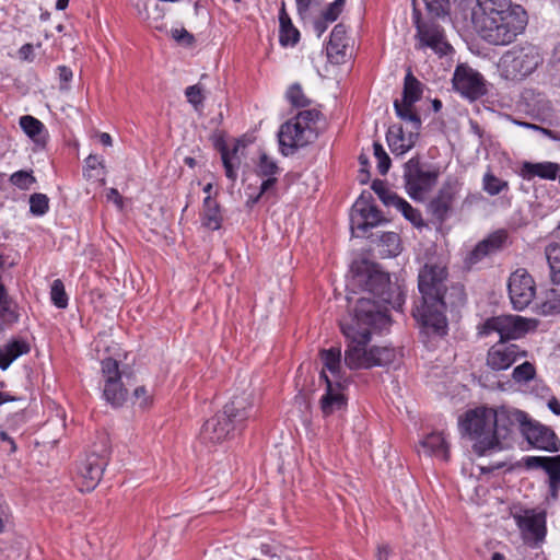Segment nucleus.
<instances>
[{
  "mask_svg": "<svg viewBox=\"0 0 560 560\" xmlns=\"http://www.w3.org/2000/svg\"><path fill=\"white\" fill-rule=\"evenodd\" d=\"M345 5V0H335L323 12V18L330 23L335 22L340 15Z\"/></svg>",
  "mask_w": 560,
  "mask_h": 560,
  "instance_id": "obj_51",
  "label": "nucleus"
},
{
  "mask_svg": "<svg viewBox=\"0 0 560 560\" xmlns=\"http://www.w3.org/2000/svg\"><path fill=\"white\" fill-rule=\"evenodd\" d=\"M320 360L323 361L324 371L326 373V370L331 373V376L334 381L340 380L342 381V377L340 376V369H341V350L338 347H331L329 349H322L319 351Z\"/></svg>",
  "mask_w": 560,
  "mask_h": 560,
  "instance_id": "obj_33",
  "label": "nucleus"
},
{
  "mask_svg": "<svg viewBox=\"0 0 560 560\" xmlns=\"http://www.w3.org/2000/svg\"><path fill=\"white\" fill-rule=\"evenodd\" d=\"M406 130L402 126H392L387 131V142L393 153L404 154L410 150L416 142L421 126L415 127L412 122H406Z\"/></svg>",
  "mask_w": 560,
  "mask_h": 560,
  "instance_id": "obj_22",
  "label": "nucleus"
},
{
  "mask_svg": "<svg viewBox=\"0 0 560 560\" xmlns=\"http://www.w3.org/2000/svg\"><path fill=\"white\" fill-rule=\"evenodd\" d=\"M287 98L295 107H305L311 104L310 98L304 94L299 83H293L287 91Z\"/></svg>",
  "mask_w": 560,
  "mask_h": 560,
  "instance_id": "obj_43",
  "label": "nucleus"
},
{
  "mask_svg": "<svg viewBox=\"0 0 560 560\" xmlns=\"http://www.w3.org/2000/svg\"><path fill=\"white\" fill-rule=\"evenodd\" d=\"M381 243L386 247V253L389 256H396L400 252V237L395 232H386L381 236Z\"/></svg>",
  "mask_w": 560,
  "mask_h": 560,
  "instance_id": "obj_47",
  "label": "nucleus"
},
{
  "mask_svg": "<svg viewBox=\"0 0 560 560\" xmlns=\"http://www.w3.org/2000/svg\"><path fill=\"white\" fill-rule=\"evenodd\" d=\"M259 170L261 175H275L278 172L277 163L266 153L259 156Z\"/></svg>",
  "mask_w": 560,
  "mask_h": 560,
  "instance_id": "obj_52",
  "label": "nucleus"
},
{
  "mask_svg": "<svg viewBox=\"0 0 560 560\" xmlns=\"http://www.w3.org/2000/svg\"><path fill=\"white\" fill-rule=\"evenodd\" d=\"M522 432L527 442L536 448L547 452H558L560 448V442L556 433L546 425L528 421Z\"/></svg>",
  "mask_w": 560,
  "mask_h": 560,
  "instance_id": "obj_21",
  "label": "nucleus"
},
{
  "mask_svg": "<svg viewBox=\"0 0 560 560\" xmlns=\"http://www.w3.org/2000/svg\"><path fill=\"white\" fill-rule=\"evenodd\" d=\"M280 35L279 40L282 46L295 45L300 39V32L293 26L290 16L284 8L281 9L279 14Z\"/></svg>",
  "mask_w": 560,
  "mask_h": 560,
  "instance_id": "obj_34",
  "label": "nucleus"
},
{
  "mask_svg": "<svg viewBox=\"0 0 560 560\" xmlns=\"http://www.w3.org/2000/svg\"><path fill=\"white\" fill-rule=\"evenodd\" d=\"M371 188L385 206L395 207L397 205L396 199H401L388 188V185L385 180L380 178L373 180Z\"/></svg>",
  "mask_w": 560,
  "mask_h": 560,
  "instance_id": "obj_38",
  "label": "nucleus"
},
{
  "mask_svg": "<svg viewBox=\"0 0 560 560\" xmlns=\"http://www.w3.org/2000/svg\"><path fill=\"white\" fill-rule=\"evenodd\" d=\"M422 92V83L411 72H408L405 77L402 98L394 102L396 115L405 122H412L415 127L421 126L415 104L421 98Z\"/></svg>",
  "mask_w": 560,
  "mask_h": 560,
  "instance_id": "obj_12",
  "label": "nucleus"
},
{
  "mask_svg": "<svg viewBox=\"0 0 560 560\" xmlns=\"http://www.w3.org/2000/svg\"><path fill=\"white\" fill-rule=\"evenodd\" d=\"M471 23L478 35L491 45H509L528 23L526 10L512 0H476Z\"/></svg>",
  "mask_w": 560,
  "mask_h": 560,
  "instance_id": "obj_3",
  "label": "nucleus"
},
{
  "mask_svg": "<svg viewBox=\"0 0 560 560\" xmlns=\"http://www.w3.org/2000/svg\"><path fill=\"white\" fill-rule=\"evenodd\" d=\"M492 415L495 417L497 451L502 448L501 441L505 440L517 425L523 429L528 422L524 412L504 407L497 410L492 408Z\"/></svg>",
  "mask_w": 560,
  "mask_h": 560,
  "instance_id": "obj_19",
  "label": "nucleus"
},
{
  "mask_svg": "<svg viewBox=\"0 0 560 560\" xmlns=\"http://www.w3.org/2000/svg\"><path fill=\"white\" fill-rule=\"evenodd\" d=\"M452 83L453 89L469 101H476L487 93L483 77L466 63L455 68Z\"/></svg>",
  "mask_w": 560,
  "mask_h": 560,
  "instance_id": "obj_14",
  "label": "nucleus"
},
{
  "mask_svg": "<svg viewBox=\"0 0 560 560\" xmlns=\"http://www.w3.org/2000/svg\"><path fill=\"white\" fill-rule=\"evenodd\" d=\"M417 37L421 47H430L434 52L443 56L451 49V45L445 40L442 28L436 24L420 23L417 20Z\"/></svg>",
  "mask_w": 560,
  "mask_h": 560,
  "instance_id": "obj_24",
  "label": "nucleus"
},
{
  "mask_svg": "<svg viewBox=\"0 0 560 560\" xmlns=\"http://www.w3.org/2000/svg\"><path fill=\"white\" fill-rule=\"evenodd\" d=\"M429 13L433 16H443L450 9L448 0H423Z\"/></svg>",
  "mask_w": 560,
  "mask_h": 560,
  "instance_id": "obj_50",
  "label": "nucleus"
},
{
  "mask_svg": "<svg viewBox=\"0 0 560 560\" xmlns=\"http://www.w3.org/2000/svg\"><path fill=\"white\" fill-rule=\"evenodd\" d=\"M318 118V110L306 109L281 126L279 143L284 155L293 153L294 149L304 147L316 138L315 124Z\"/></svg>",
  "mask_w": 560,
  "mask_h": 560,
  "instance_id": "obj_7",
  "label": "nucleus"
},
{
  "mask_svg": "<svg viewBox=\"0 0 560 560\" xmlns=\"http://www.w3.org/2000/svg\"><path fill=\"white\" fill-rule=\"evenodd\" d=\"M370 192H362L351 210V229L365 233L384 221L381 211L370 202Z\"/></svg>",
  "mask_w": 560,
  "mask_h": 560,
  "instance_id": "obj_16",
  "label": "nucleus"
},
{
  "mask_svg": "<svg viewBox=\"0 0 560 560\" xmlns=\"http://www.w3.org/2000/svg\"><path fill=\"white\" fill-rule=\"evenodd\" d=\"M534 320L520 315H499L487 318L478 326V335L487 337L495 332L498 341L510 342L524 338L535 326Z\"/></svg>",
  "mask_w": 560,
  "mask_h": 560,
  "instance_id": "obj_9",
  "label": "nucleus"
},
{
  "mask_svg": "<svg viewBox=\"0 0 560 560\" xmlns=\"http://www.w3.org/2000/svg\"><path fill=\"white\" fill-rule=\"evenodd\" d=\"M397 205L395 208L399 210L402 215L410 221L415 226L421 228L424 225L421 212L411 207L405 199H396Z\"/></svg>",
  "mask_w": 560,
  "mask_h": 560,
  "instance_id": "obj_39",
  "label": "nucleus"
},
{
  "mask_svg": "<svg viewBox=\"0 0 560 560\" xmlns=\"http://www.w3.org/2000/svg\"><path fill=\"white\" fill-rule=\"evenodd\" d=\"M447 261L443 257H430L419 268L418 291L412 316L425 329L435 335L447 332L446 311L466 304L467 294L464 284H448Z\"/></svg>",
  "mask_w": 560,
  "mask_h": 560,
  "instance_id": "obj_1",
  "label": "nucleus"
},
{
  "mask_svg": "<svg viewBox=\"0 0 560 560\" xmlns=\"http://www.w3.org/2000/svg\"><path fill=\"white\" fill-rule=\"evenodd\" d=\"M545 255L550 268V279L553 283H560V243H550L545 248Z\"/></svg>",
  "mask_w": 560,
  "mask_h": 560,
  "instance_id": "obj_36",
  "label": "nucleus"
},
{
  "mask_svg": "<svg viewBox=\"0 0 560 560\" xmlns=\"http://www.w3.org/2000/svg\"><path fill=\"white\" fill-rule=\"evenodd\" d=\"M462 432L472 442V450L478 456L497 451L495 417L492 408L478 407L465 412L459 420Z\"/></svg>",
  "mask_w": 560,
  "mask_h": 560,
  "instance_id": "obj_6",
  "label": "nucleus"
},
{
  "mask_svg": "<svg viewBox=\"0 0 560 560\" xmlns=\"http://www.w3.org/2000/svg\"><path fill=\"white\" fill-rule=\"evenodd\" d=\"M105 196L107 201L113 202L117 209L122 210L124 199L117 188L112 187L106 189Z\"/></svg>",
  "mask_w": 560,
  "mask_h": 560,
  "instance_id": "obj_56",
  "label": "nucleus"
},
{
  "mask_svg": "<svg viewBox=\"0 0 560 560\" xmlns=\"http://www.w3.org/2000/svg\"><path fill=\"white\" fill-rule=\"evenodd\" d=\"M31 351L30 343L24 339H12L3 348L0 347V369L5 371L11 363Z\"/></svg>",
  "mask_w": 560,
  "mask_h": 560,
  "instance_id": "obj_28",
  "label": "nucleus"
},
{
  "mask_svg": "<svg viewBox=\"0 0 560 560\" xmlns=\"http://www.w3.org/2000/svg\"><path fill=\"white\" fill-rule=\"evenodd\" d=\"M483 189L491 196L508 189V182L501 177H483Z\"/></svg>",
  "mask_w": 560,
  "mask_h": 560,
  "instance_id": "obj_49",
  "label": "nucleus"
},
{
  "mask_svg": "<svg viewBox=\"0 0 560 560\" xmlns=\"http://www.w3.org/2000/svg\"><path fill=\"white\" fill-rule=\"evenodd\" d=\"M524 462L527 468L545 469L549 480L560 479V455L553 457L527 456Z\"/></svg>",
  "mask_w": 560,
  "mask_h": 560,
  "instance_id": "obj_32",
  "label": "nucleus"
},
{
  "mask_svg": "<svg viewBox=\"0 0 560 560\" xmlns=\"http://www.w3.org/2000/svg\"><path fill=\"white\" fill-rule=\"evenodd\" d=\"M457 194V183L447 180L439 190L438 196L431 200L429 210L439 221H444L452 209Z\"/></svg>",
  "mask_w": 560,
  "mask_h": 560,
  "instance_id": "obj_25",
  "label": "nucleus"
},
{
  "mask_svg": "<svg viewBox=\"0 0 560 560\" xmlns=\"http://www.w3.org/2000/svg\"><path fill=\"white\" fill-rule=\"evenodd\" d=\"M536 376V369L533 363L525 361L514 368L512 377L516 383H527Z\"/></svg>",
  "mask_w": 560,
  "mask_h": 560,
  "instance_id": "obj_41",
  "label": "nucleus"
},
{
  "mask_svg": "<svg viewBox=\"0 0 560 560\" xmlns=\"http://www.w3.org/2000/svg\"><path fill=\"white\" fill-rule=\"evenodd\" d=\"M108 455L109 448L104 438L101 447L97 448V445H94V448L80 462L77 470V485L81 492H89L96 488L108 463Z\"/></svg>",
  "mask_w": 560,
  "mask_h": 560,
  "instance_id": "obj_10",
  "label": "nucleus"
},
{
  "mask_svg": "<svg viewBox=\"0 0 560 560\" xmlns=\"http://www.w3.org/2000/svg\"><path fill=\"white\" fill-rule=\"evenodd\" d=\"M19 55H20L21 59L30 60V61L33 60V45H31V44L23 45L19 50Z\"/></svg>",
  "mask_w": 560,
  "mask_h": 560,
  "instance_id": "obj_61",
  "label": "nucleus"
},
{
  "mask_svg": "<svg viewBox=\"0 0 560 560\" xmlns=\"http://www.w3.org/2000/svg\"><path fill=\"white\" fill-rule=\"evenodd\" d=\"M548 408L557 416H560V401L556 398V397H552L551 399H549L548 401Z\"/></svg>",
  "mask_w": 560,
  "mask_h": 560,
  "instance_id": "obj_64",
  "label": "nucleus"
},
{
  "mask_svg": "<svg viewBox=\"0 0 560 560\" xmlns=\"http://www.w3.org/2000/svg\"><path fill=\"white\" fill-rule=\"evenodd\" d=\"M49 209V199L44 194H33L30 197V211L34 215H44Z\"/></svg>",
  "mask_w": 560,
  "mask_h": 560,
  "instance_id": "obj_46",
  "label": "nucleus"
},
{
  "mask_svg": "<svg viewBox=\"0 0 560 560\" xmlns=\"http://www.w3.org/2000/svg\"><path fill=\"white\" fill-rule=\"evenodd\" d=\"M351 284L361 288L382 311L388 314V306L400 310L405 303V293L396 283H392L389 275L380 269V266L366 259L353 261L351 265Z\"/></svg>",
  "mask_w": 560,
  "mask_h": 560,
  "instance_id": "obj_4",
  "label": "nucleus"
},
{
  "mask_svg": "<svg viewBox=\"0 0 560 560\" xmlns=\"http://www.w3.org/2000/svg\"><path fill=\"white\" fill-rule=\"evenodd\" d=\"M277 183V177H268L260 185V191L256 197H250L253 203H256L261 196L268 195L275 187Z\"/></svg>",
  "mask_w": 560,
  "mask_h": 560,
  "instance_id": "obj_55",
  "label": "nucleus"
},
{
  "mask_svg": "<svg viewBox=\"0 0 560 560\" xmlns=\"http://www.w3.org/2000/svg\"><path fill=\"white\" fill-rule=\"evenodd\" d=\"M85 167L88 170H92V171L105 172V166L103 165V160L97 155H90L85 160Z\"/></svg>",
  "mask_w": 560,
  "mask_h": 560,
  "instance_id": "obj_57",
  "label": "nucleus"
},
{
  "mask_svg": "<svg viewBox=\"0 0 560 560\" xmlns=\"http://www.w3.org/2000/svg\"><path fill=\"white\" fill-rule=\"evenodd\" d=\"M253 397L243 393L234 396L221 412L208 419L199 433L200 441L206 445L221 444L235 436L246 424L253 413Z\"/></svg>",
  "mask_w": 560,
  "mask_h": 560,
  "instance_id": "obj_5",
  "label": "nucleus"
},
{
  "mask_svg": "<svg viewBox=\"0 0 560 560\" xmlns=\"http://www.w3.org/2000/svg\"><path fill=\"white\" fill-rule=\"evenodd\" d=\"M542 60V56L536 46H515L502 55L498 69L503 78L520 80L533 73Z\"/></svg>",
  "mask_w": 560,
  "mask_h": 560,
  "instance_id": "obj_8",
  "label": "nucleus"
},
{
  "mask_svg": "<svg viewBox=\"0 0 560 560\" xmlns=\"http://www.w3.org/2000/svg\"><path fill=\"white\" fill-rule=\"evenodd\" d=\"M548 71L552 83L560 88V42L552 49Z\"/></svg>",
  "mask_w": 560,
  "mask_h": 560,
  "instance_id": "obj_44",
  "label": "nucleus"
},
{
  "mask_svg": "<svg viewBox=\"0 0 560 560\" xmlns=\"http://www.w3.org/2000/svg\"><path fill=\"white\" fill-rule=\"evenodd\" d=\"M508 240V234L503 230L495 231L480 241L466 256L465 265L471 268L486 257L500 252Z\"/></svg>",
  "mask_w": 560,
  "mask_h": 560,
  "instance_id": "obj_20",
  "label": "nucleus"
},
{
  "mask_svg": "<svg viewBox=\"0 0 560 560\" xmlns=\"http://www.w3.org/2000/svg\"><path fill=\"white\" fill-rule=\"evenodd\" d=\"M50 299L58 308H66L68 306V294L60 279L54 280L50 289Z\"/></svg>",
  "mask_w": 560,
  "mask_h": 560,
  "instance_id": "obj_42",
  "label": "nucleus"
},
{
  "mask_svg": "<svg viewBox=\"0 0 560 560\" xmlns=\"http://www.w3.org/2000/svg\"><path fill=\"white\" fill-rule=\"evenodd\" d=\"M404 175H435L431 172H425L421 168L420 161L417 158L410 159L407 163H405V174Z\"/></svg>",
  "mask_w": 560,
  "mask_h": 560,
  "instance_id": "obj_53",
  "label": "nucleus"
},
{
  "mask_svg": "<svg viewBox=\"0 0 560 560\" xmlns=\"http://www.w3.org/2000/svg\"><path fill=\"white\" fill-rule=\"evenodd\" d=\"M185 96L196 110L203 106L205 94L200 84L190 85L185 90Z\"/></svg>",
  "mask_w": 560,
  "mask_h": 560,
  "instance_id": "obj_48",
  "label": "nucleus"
},
{
  "mask_svg": "<svg viewBox=\"0 0 560 560\" xmlns=\"http://www.w3.org/2000/svg\"><path fill=\"white\" fill-rule=\"evenodd\" d=\"M540 311L544 315L560 313V290L551 289L546 293V300L540 304Z\"/></svg>",
  "mask_w": 560,
  "mask_h": 560,
  "instance_id": "obj_40",
  "label": "nucleus"
},
{
  "mask_svg": "<svg viewBox=\"0 0 560 560\" xmlns=\"http://www.w3.org/2000/svg\"><path fill=\"white\" fill-rule=\"evenodd\" d=\"M248 141L245 138L233 139L229 142H218L221 160L225 168V175H233L238 170L243 158L246 154Z\"/></svg>",
  "mask_w": 560,
  "mask_h": 560,
  "instance_id": "obj_23",
  "label": "nucleus"
},
{
  "mask_svg": "<svg viewBox=\"0 0 560 560\" xmlns=\"http://www.w3.org/2000/svg\"><path fill=\"white\" fill-rule=\"evenodd\" d=\"M135 7L138 15L150 24L160 22L164 16V11L156 0H137Z\"/></svg>",
  "mask_w": 560,
  "mask_h": 560,
  "instance_id": "obj_35",
  "label": "nucleus"
},
{
  "mask_svg": "<svg viewBox=\"0 0 560 560\" xmlns=\"http://www.w3.org/2000/svg\"><path fill=\"white\" fill-rule=\"evenodd\" d=\"M0 440L9 444V447H10L9 453L10 454H13L16 452L18 446H16L14 440L5 431H0Z\"/></svg>",
  "mask_w": 560,
  "mask_h": 560,
  "instance_id": "obj_62",
  "label": "nucleus"
},
{
  "mask_svg": "<svg viewBox=\"0 0 560 560\" xmlns=\"http://www.w3.org/2000/svg\"><path fill=\"white\" fill-rule=\"evenodd\" d=\"M101 364L104 378L103 397L114 408L121 407L127 400L128 389L121 382L124 373L119 370V363L107 358Z\"/></svg>",
  "mask_w": 560,
  "mask_h": 560,
  "instance_id": "obj_11",
  "label": "nucleus"
},
{
  "mask_svg": "<svg viewBox=\"0 0 560 560\" xmlns=\"http://www.w3.org/2000/svg\"><path fill=\"white\" fill-rule=\"evenodd\" d=\"M508 292L513 308L523 311L536 296V283L525 268H518L509 277Z\"/></svg>",
  "mask_w": 560,
  "mask_h": 560,
  "instance_id": "obj_13",
  "label": "nucleus"
},
{
  "mask_svg": "<svg viewBox=\"0 0 560 560\" xmlns=\"http://www.w3.org/2000/svg\"><path fill=\"white\" fill-rule=\"evenodd\" d=\"M346 27L342 24H337L331 33L327 45V55L335 62H339L340 58L345 55L347 47Z\"/></svg>",
  "mask_w": 560,
  "mask_h": 560,
  "instance_id": "obj_31",
  "label": "nucleus"
},
{
  "mask_svg": "<svg viewBox=\"0 0 560 560\" xmlns=\"http://www.w3.org/2000/svg\"><path fill=\"white\" fill-rule=\"evenodd\" d=\"M329 21H326L323 16L322 19L314 22V31L318 37H320L327 30Z\"/></svg>",
  "mask_w": 560,
  "mask_h": 560,
  "instance_id": "obj_60",
  "label": "nucleus"
},
{
  "mask_svg": "<svg viewBox=\"0 0 560 560\" xmlns=\"http://www.w3.org/2000/svg\"><path fill=\"white\" fill-rule=\"evenodd\" d=\"M20 126L36 145L40 148L45 147L48 133L40 120L33 116L25 115L20 118Z\"/></svg>",
  "mask_w": 560,
  "mask_h": 560,
  "instance_id": "obj_30",
  "label": "nucleus"
},
{
  "mask_svg": "<svg viewBox=\"0 0 560 560\" xmlns=\"http://www.w3.org/2000/svg\"><path fill=\"white\" fill-rule=\"evenodd\" d=\"M522 175H557L560 165L551 162L530 163L524 162L521 168Z\"/></svg>",
  "mask_w": 560,
  "mask_h": 560,
  "instance_id": "obj_37",
  "label": "nucleus"
},
{
  "mask_svg": "<svg viewBox=\"0 0 560 560\" xmlns=\"http://www.w3.org/2000/svg\"><path fill=\"white\" fill-rule=\"evenodd\" d=\"M58 74H59V79H60V90H67L68 86V82L72 79V71L66 67V66H59L58 67Z\"/></svg>",
  "mask_w": 560,
  "mask_h": 560,
  "instance_id": "obj_58",
  "label": "nucleus"
},
{
  "mask_svg": "<svg viewBox=\"0 0 560 560\" xmlns=\"http://www.w3.org/2000/svg\"><path fill=\"white\" fill-rule=\"evenodd\" d=\"M424 454L447 462L450 458L448 444L443 433H431L420 443Z\"/></svg>",
  "mask_w": 560,
  "mask_h": 560,
  "instance_id": "obj_29",
  "label": "nucleus"
},
{
  "mask_svg": "<svg viewBox=\"0 0 560 560\" xmlns=\"http://www.w3.org/2000/svg\"><path fill=\"white\" fill-rule=\"evenodd\" d=\"M406 189L413 200L423 201L431 196L436 186L438 177H405Z\"/></svg>",
  "mask_w": 560,
  "mask_h": 560,
  "instance_id": "obj_27",
  "label": "nucleus"
},
{
  "mask_svg": "<svg viewBox=\"0 0 560 560\" xmlns=\"http://www.w3.org/2000/svg\"><path fill=\"white\" fill-rule=\"evenodd\" d=\"M173 38L183 44H190L194 39L192 35H190L185 28L174 30L172 32Z\"/></svg>",
  "mask_w": 560,
  "mask_h": 560,
  "instance_id": "obj_59",
  "label": "nucleus"
},
{
  "mask_svg": "<svg viewBox=\"0 0 560 560\" xmlns=\"http://www.w3.org/2000/svg\"><path fill=\"white\" fill-rule=\"evenodd\" d=\"M373 156L376 162L377 171L383 175L386 174L390 166V158L378 142L373 143Z\"/></svg>",
  "mask_w": 560,
  "mask_h": 560,
  "instance_id": "obj_45",
  "label": "nucleus"
},
{
  "mask_svg": "<svg viewBox=\"0 0 560 560\" xmlns=\"http://www.w3.org/2000/svg\"><path fill=\"white\" fill-rule=\"evenodd\" d=\"M512 516L525 538L541 541L546 536V514L535 510L512 512Z\"/></svg>",
  "mask_w": 560,
  "mask_h": 560,
  "instance_id": "obj_18",
  "label": "nucleus"
},
{
  "mask_svg": "<svg viewBox=\"0 0 560 560\" xmlns=\"http://www.w3.org/2000/svg\"><path fill=\"white\" fill-rule=\"evenodd\" d=\"M390 325V317L369 299H359L353 315L340 322V328L348 345L345 363L351 370L386 366L397 358L393 347H372L366 350L373 331H382Z\"/></svg>",
  "mask_w": 560,
  "mask_h": 560,
  "instance_id": "obj_2",
  "label": "nucleus"
},
{
  "mask_svg": "<svg viewBox=\"0 0 560 560\" xmlns=\"http://www.w3.org/2000/svg\"><path fill=\"white\" fill-rule=\"evenodd\" d=\"M260 551L262 555L270 557L271 560H280L275 551V548L269 544H262L260 546Z\"/></svg>",
  "mask_w": 560,
  "mask_h": 560,
  "instance_id": "obj_63",
  "label": "nucleus"
},
{
  "mask_svg": "<svg viewBox=\"0 0 560 560\" xmlns=\"http://www.w3.org/2000/svg\"><path fill=\"white\" fill-rule=\"evenodd\" d=\"M133 396L138 401L139 407L147 408L152 402V397L148 394V390L144 386H139L135 389Z\"/></svg>",
  "mask_w": 560,
  "mask_h": 560,
  "instance_id": "obj_54",
  "label": "nucleus"
},
{
  "mask_svg": "<svg viewBox=\"0 0 560 560\" xmlns=\"http://www.w3.org/2000/svg\"><path fill=\"white\" fill-rule=\"evenodd\" d=\"M319 380L326 385L325 394L319 400L323 416L328 417L337 411L345 410L348 405V398L343 393L346 388L343 382L331 380L324 371L320 372Z\"/></svg>",
  "mask_w": 560,
  "mask_h": 560,
  "instance_id": "obj_17",
  "label": "nucleus"
},
{
  "mask_svg": "<svg viewBox=\"0 0 560 560\" xmlns=\"http://www.w3.org/2000/svg\"><path fill=\"white\" fill-rule=\"evenodd\" d=\"M201 225L211 231L222 228L223 213L220 203L211 195L206 196L200 211Z\"/></svg>",
  "mask_w": 560,
  "mask_h": 560,
  "instance_id": "obj_26",
  "label": "nucleus"
},
{
  "mask_svg": "<svg viewBox=\"0 0 560 560\" xmlns=\"http://www.w3.org/2000/svg\"><path fill=\"white\" fill-rule=\"evenodd\" d=\"M527 355V350L522 349L516 343L497 341L488 349L486 364L492 371H505L517 360Z\"/></svg>",
  "mask_w": 560,
  "mask_h": 560,
  "instance_id": "obj_15",
  "label": "nucleus"
}]
</instances>
